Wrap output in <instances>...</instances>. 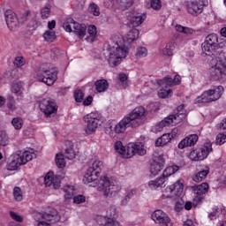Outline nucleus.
I'll return each mask as SVG.
<instances>
[{"label": "nucleus", "mask_w": 226, "mask_h": 226, "mask_svg": "<svg viewBox=\"0 0 226 226\" xmlns=\"http://www.w3.org/2000/svg\"><path fill=\"white\" fill-rule=\"evenodd\" d=\"M177 114L170 115L165 117L163 120L159 122L154 125L153 131L156 133L160 132H163L165 126H176V124H179L183 119L186 117V111L185 110V105H180L177 108Z\"/></svg>", "instance_id": "nucleus-3"}, {"label": "nucleus", "mask_w": 226, "mask_h": 226, "mask_svg": "<svg viewBox=\"0 0 226 226\" xmlns=\"http://www.w3.org/2000/svg\"><path fill=\"white\" fill-rule=\"evenodd\" d=\"M34 218L35 222H40V220H48V222H52V220H54V222H59V220H61L57 210L50 207H49L45 213H34Z\"/></svg>", "instance_id": "nucleus-15"}, {"label": "nucleus", "mask_w": 226, "mask_h": 226, "mask_svg": "<svg viewBox=\"0 0 226 226\" xmlns=\"http://www.w3.org/2000/svg\"><path fill=\"white\" fill-rule=\"evenodd\" d=\"M62 192H64V199L65 202L68 200H72L75 197V186L66 185L62 188Z\"/></svg>", "instance_id": "nucleus-27"}, {"label": "nucleus", "mask_w": 226, "mask_h": 226, "mask_svg": "<svg viewBox=\"0 0 226 226\" xmlns=\"http://www.w3.org/2000/svg\"><path fill=\"white\" fill-rule=\"evenodd\" d=\"M88 12L94 17H100V7L98 4L92 3L88 6Z\"/></svg>", "instance_id": "nucleus-45"}, {"label": "nucleus", "mask_w": 226, "mask_h": 226, "mask_svg": "<svg viewBox=\"0 0 226 226\" xmlns=\"http://www.w3.org/2000/svg\"><path fill=\"white\" fill-rule=\"evenodd\" d=\"M87 127L85 128V133L87 135H94L98 126H100V121H102V114L98 111L91 112L83 117Z\"/></svg>", "instance_id": "nucleus-10"}, {"label": "nucleus", "mask_w": 226, "mask_h": 226, "mask_svg": "<svg viewBox=\"0 0 226 226\" xmlns=\"http://www.w3.org/2000/svg\"><path fill=\"white\" fill-rule=\"evenodd\" d=\"M87 34L88 36L85 37L87 41H94L96 40L98 31L96 30V26L94 25H91L87 27Z\"/></svg>", "instance_id": "nucleus-37"}, {"label": "nucleus", "mask_w": 226, "mask_h": 226, "mask_svg": "<svg viewBox=\"0 0 226 226\" xmlns=\"http://www.w3.org/2000/svg\"><path fill=\"white\" fill-rule=\"evenodd\" d=\"M208 174H209V167H206L205 170L200 172H197L192 176V181H194V183H201V181H204V179L207 177Z\"/></svg>", "instance_id": "nucleus-31"}, {"label": "nucleus", "mask_w": 226, "mask_h": 226, "mask_svg": "<svg viewBox=\"0 0 226 226\" xmlns=\"http://www.w3.org/2000/svg\"><path fill=\"white\" fill-rule=\"evenodd\" d=\"M116 215H117V209L116 208V206L109 207L106 211L107 218H116Z\"/></svg>", "instance_id": "nucleus-54"}, {"label": "nucleus", "mask_w": 226, "mask_h": 226, "mask_svg": "<svg viewBox=\"0 0 226 226\" xmlns=\"http://www.w3.org/2000/svg\"><path fill=\"white\" fill-rule=\"evenodd\" d=\"M129 126H132L130 119L124 117L119 123H116L114 120L109 121L105 132L109 137H115L116 133L117 135L124 133Z\"/></svg>", "instance_id": "nucleus-7"}, {"label": "nucleus", "mask_w": 226, "mask_h": 226, "mask_svg": "<svg viewBox=\"0 0 226 226\" xmlns=\"http://www.w3.org/2000/svg\"><path fill=\"white\" fill-rule=\"evenodd\" d=\"M19 24H24V22H27V20H29V17H31V11L29 10H25L23 11H21L19 14Z\"/></svg>", "instance_id": "nucleus-47"}, {"label": "nucleus", "mask_w": 226, "mask_h": 226, "mask_svg": "<svg viewBox=\"0 0 226 226\" xmlns=\"http://www.w3.org/2000/svg\"><path fill=\"white\" fill-rule=\"evenodd\" d=\"M10 144V137L6 132H0V146L6 147Z\"/></svg>", "instance_id": "nucleus-46"}, {"label": "nucleus", "mask_w": 226, "mask_h": 226, "mask_svg": "<svg viewBox=\"0 0 226 226\" xmlns=\"http://www.w3.org/2000/svg\"><path fill=\"white\" fill-rule=\"evenodd\" d=\"M114 149L117 153H118V154L122 155V158H124V154H126V147L123 146V142H115Z\"/></svg>", "instance_id": "nucleus-41"}, {"label": "nucleus", "mask_w": 226, "mask_h": 226, "mask_svg": "<svg viewBox=\"0 0 226 226\" xmlns=\"http://www.w3.org/2000/svg\"><path fill=\"white\" fill-rule=\"evenodd\" d=\"M128 26L132 27H139L146 20V15L137 11L129 12L127 15Z\"/></svg>", "instance_id": "nucleus-21"}, {"label": "nucleus", "mask_w": 226, "mask_h": 226, "mask_svg": "<svg viewBox=\"0 0 226 226\" xmlns=\"http://www.w3.org/2000/svg\"><path fill=\"white\" fill-rule=\"evenodd\" d=\"M104 226H121V223L114 218L107 217Z\"/></svg>", "instance_id": "nucleus-57"}, {"label": "nucleus", "mask_w": 226, "mask_h": 226, "mask_svg": "<svg viewBox=\"0 0 226 226\" xmlns=\"http://www.w3.org/2000/svg\"><path fill=\"white\" fill-rule=\"evenodd\" d=\"M13 197L17 202H22L24 200V192L20 187H14Z\"/></svg>", "instance_id": "nucleus-44"}, {"label": "nucleus", "mask_w": 226, "mask_h": 226, "mask_svg": "<svg viewBox=\"0 0 226 226\" xmlns=\"http://www.w3.org/2000/svg\"><path fill=\"white\" fill-rule=\"evenodd\" d=\"M35 79L38 82H43L46 86H54L57 80V70L49 66V64H42L35 71Z\"/></svg>", "instance_id": "nucleus-4"}, {"label": "nucleus", "mask_w": 226, "mask_h": 226, "mask_svg": "<svg viewBox=\"0 0 226 226\" xmlns=\"http://www.w3.org/2000/svg\"><path fill=\"white\" fill-rule=\"evenodd\" d=\"M135 56L138 59H142V57H146V56H147V49H146V47L138 48Z\"/></svg>", "instance_id": "nucleus-52"}, {"label": "nucleus", "mask_w": 226, "mask_h": 226, "mask_svg": "<svg viewBox=\"0 0 226 226\" xmlns=\"http://www.w3.org/2000/svg\"><path fill=\"white\" fill-rule=\"evenodd\" d=\"M175 29L177 31V33H183L184 34H193V29L183 26L181 25H177Z\"/></svg>", "instance_id": "nucleus-50"}, {"label": "nucleus", "mask_w": 226, "mask_h": 226, "mask_svg": "<svg viewBox=\"0 0 226 226\" xmlns=\"http://www.w3.org/2000/svg\"><path fill=\"white\" fill-rule=\"evenodd\" d=\"M132 126H140L142 119L146 117V109L142 106L136 107L131 113L125 116Z\"/></svg>", "instance_id": "nucleus-12"}, {"label": "nucleus", "mask_w": 226, "mask_h": 226, "mask_svg": "<svg viewBox=\"0 0 226 226\" xmlns=\"http://www.w3.org/2000/svg\"><path fill=\"white\" fill-rule=\"evenodd\" d=\"M104 167L103 161L93 159L90 166L84 174L83 183L84 185L93 183V186H98L100 185L102 187H99V190H102L104 197H116L121 192L119 182L113 178H109L107 175H103L98 179Z\"/></svg>", "instance_id": "nucleus-1"}, {"label": "nucleus", "mask_w": 226, "mask_h": 226, "mask_svg": "<svg viewBox=\"0 0 226 226\" xmlns=\"http://www.w3.org/2000/svg\"><path fill=\"white\" fill-rule=\"evenodd\" d=\"M211 153H213V144L209 139H207L203 145L192 149L189 153L188 158L192 160V162H202L206 160Z\"/></svg>", "instance_id": "nucleus-6"}, {"label": "nucleus", "mask_w": 226, "mask_h": 226, "mask_svg": "<svg viewBox=\"0 0 226 226\" xmlns=\"http://www.w3.org/2000/svg\"><path fill=\"white\" fill-rule=\"evenodd\" d=\"M44 185L45 186H52L54 190H59V188H61V177L49 171L44 177Z\"/></svg>", "instance_id": "nucleus-20"}, {"label": "nucleus", "mask_w": 226, "mask_h": 226, "mask_svg": "<svg viewBox=\"0 0 226 226\" xmlns=\"http://www.w3.org/2000/svg\"><path fill=\"white\" fill-rule=\"evenodd\" d=\"M95 222L96 223H98V225L105 226V222H107V215L106 216L97 215L95 217Z\"/></svg>", "instance_id": "nucleus-63"}, {"label": "nucleus", "mask_w": 226, "mask_h": 226, "mask_svg": "<svg viewBox=\"0 0 226 226\" xmlns=\"http://www.w3.org/2000/svg\"><path fill=\"white\" fill-rule=\"evenodd\" d=\"M162 81L163 79L157 81V84L160 86L157 91V96L162 100H169V98H172V96H174V90L170 88L172 86L162 84Z\"/></svg>", "instance_id": "nucleus-22"}, {"label": "nucleus", "mask_w": 226, "mask_h": 226, "mask_svg": "<svg viewBox=\"0 0 226 226\" xmlns=\"http://www.w3.org/2000/svg\"><path fill=\"white\" fill-rule=\"evenodd\" d=\"M139 32L137 28L131 29L126 34V40L128 43H132V41H135V40L139 39Z\"/></svg>", "instance_id": "nucleus-39"}, {"label": "nucleus", "mask_w": 226, "mask_h": 226, "mask_svg": "<svg viewBox=\"0 0 226 226\" xmlns=\"http://www.w3.org/2000/svg\"><path fill=\"white\" fill-rule=\"evenodd\" d=\"M116 2L121 6V0H103L104 6H106V8H112V6L116 4Z\"/></svg>", "instance_id": "nucleus-60"}, {"label": "nucleus", "mask_w": 226, "mask_h": 226, "mask_svg": "<svg viewBox=\"0 0 226 226\" xmlns=\"http://www.w3.org/2000/svg\"><path fill=\"white\" fill-rule=\"evenodd\" d=\"M74 98L77 103H81L82 100H84V93L80 90H76L74 93Z\"/></svg>", "instance_id": "nucleus-58"}, {"label": "nucleus", "mask_w": 226, "mask_h": 226, "mask_svg": "<svg viewBox=\"0 0 226 226\" xmlns=\"http://www.w3.org/2000/svg\"><path fill=\"white\" fill-rule=\"evenodd\" d=\"M162 86H179L181 84V76L176 75L174 79L167 76L162 81Z\"/></svg>", "instance_id": "nucleus-28"}, {"label": "nucleus", "mask_w": 226, "mask_h": 226, "mask_svg": "<svg viewBox=\"0 0 226 226\" xmlns=\"http://www.w3.org/2000/svg\"><path fill=\"white\" fill-rule=\"evenodd\" d=\"M63 27L67 33H75L80 40L86 38L87 34V26L84 24L78 23L72 18L67 19L64 22Z\"/></svg>", "instance_id": "nucleus-9"}, {"label": "nucleus", "mask_w": 226, "mask_h": 226, "mask_svg": "<svg viewBox=\"0 0 226 226\" xmlns=\"http://www.w3.org/2000/svg\"><path fill=\"white\" fill-rule=\"evenodd\" d=\"M24 86V83L22 81H16L11 86V93L14 94H22V87Z\"/></svg>", "instance_id": "nucleus-43"}, {"label": "nucleus", "mask_w": 226, "mask_h": 226, "mask_svg": "<svg viewBox=\"0 0 226 226\" xmlns=\"http://www.w3.org/2000/svg\"><path fill=\"white\" fill-rule=\"evenodd\" d=\"M226 142V133H219L215 139V144L217 146H222V144H225Z\"/></svg>", "instance_id": "nucleus-55"}, {"label": "nucleus", "mask_w": 226, "mask_h": 226, "mask_svg": "<svg viewBox=\"0 0 226 226\" xmlns=\"http://www.w3.org/2000/svg\"><path fill=\"white\" fill-rule=\"evenodd\" d=\"M197 140H199V136L197 134H191L178 143V149L192 147V146H195V144H197Z\"/></svg>", "instance_id": "nucleus-24"}, {"label": "nucleus", "mask_w": 226, "mask_h": 226, "mask_svg": "<svg viewBox=\"0 0 226 226\" xmlns=\"http://www.w3.org/2000/svg\"><path fill=\"white\" fill-rule=\"evenodd\" d=\"M185 190V180H177L173 185H168L162 192V199H181L183 196V192Z\"/></svg>", "instance_id": "nucleus-8"}, {"label": "nucleus", "mask_w": 226, "mask_h": 226, "mask_svg": "<svg viewBox=\"0 0 226 226\" xmlns=\"http://www.w3.org/2000/svg\"><path fill=\"white\" fill-rule=\"evenodd\" d=\"M150 6L153 10H160L162 8V2L160 0H151Z\"/></svg>", "instance_id": "nucleus-61"}, {"label": "nucleus", "mask_w": 226, "mask_h": 226, "mask_svg": "<svg viewBox=\"0 0 226 226\" xmlns=\"http://www.w3.org/2000/svg\"><path fill=\"white\" fill-rule=\"evenodd\" d=\"M209 190V185L207 183H202L196 187H193V192L195 194V197L193 199V206L197 207L202 202V200L204 199V195L208 192Z\"/></svg>", "instance_id": "nucleus-19"}, {"label": "nucleus", "mask_w": 226, "mask_h": 226, "mask_svg": "<svg viewBox=\"0 0 226 226\" xmlns=\"http://www.w3.org/2000/svg\"><path fill=\"white\" fill-rule=\"evenodd\" d=\"M222 94L223 87H214L213 88L203 92L200 96L197 97L194 103L200 107H202L203 105H206V103H211V102H216V100H220Z\"/></svg>", "instance_id": "nucleus-5"}, {"label": "nucleus", "mask_w": 226, "mask_h": 226, "mask_svg": "<svg viewBox=\"0 0 226 226\" xmlns=\"http://www.w3.org/2000/svg\"><path fill=\"white\" fill-rule=\"evenodd\" d=\"M152 220L157 225H165V226H172V220L169 217L167 213L163 212L162 209H157L152 213Z\"/></svg>", "instance_id": "nucleus-16"}, {"label": "nucleus", "mask_w": 226, "mask_h": 226, "mask_svg": "<svg viewBox=\"0 0 226 226\" xmlns=\"http://www.w3.org/2000/svg\"><path fill=\"white\" fill-rule=\"evenodd\" d=\"M55 162L56 167L59 169H64V167H66V160H64V155L63 154H56Z\"/></svg>", "instance_id": "nucleus-42"}, {"label": "nucleus", "mask_w": 226, "mask_h": 226, "mask_svg": "<svg viewBox=\"0 0 226 226\" xmlns=\"http://www.w3.org/2000/svg\"><path fill=\"white\" fill-rule=\"evenodd\" d=\"M66 149H65V157L68 160H73L76 156L75 149L73 148V142L72 141H66L65 142Z\"/></svg>", "instance_id": "nucleus-33"}, {"label": "nucleus", "mask_w": 226, "mask_h": 226, "mask_svg": "<svg viewBox=\"0 0 226 226\" xmlns=\"http://www.w3.org/2000/svg\"><path fill=\"white\" fill-rule=\"evenodd\" d=\"M211 72L215 79H223V75H226V57H224L223 53L212 59Z\"/></svg>", "instance_id": "nucleus-11"}, {"label": "nucleus", "mask_w": 226, "mask_h": 226, "mask_svg": "<svg viewBox=\"0 0 226 226\" xmlns=\"http://www.w3.org/2000/svg\"><path fill=\"white\" fill-rule=\"evenodd\" d=\"M5 22L10 31H17L20 27V21L17 14L11 11L7 10L4 13Z\"/></svg>", "instance_id": "nucleus-18"}, {"label": "nucleus", "mask_w": 226, "mask_h": 226, "mask_svg": "<svg viewBox=\"0 0 226 226\" xmlns=\"http://www.w3.org/2000/svg\"><path fill=\"white\" fill-rule=\"evenodd\" d=\"M10 215L15 222H22L24 221V218L15 212H10Z\"/></svg>", "instance_id": "nucleus-64"}, {"label": "nucleus", "mask_w": 226, "mask_h": 226, "mask_svg": "<svg viewBox=\"0 0 226 226\" xmlns=\"http://www.w3.org/2000/svg\"><path fill=\"white\" fill-rule=\"evenodd\" d=\"M176 49V42L170 41L166 44L164 49H162V55L167 56L168 57H171V56H174V50Z\"/></svg>", "instance_id": "nucleus-35"}, {"label": "nucleus", "mask_w": 226, "mask_h": 226, "mask_svg": "<svg viewBox=\"0 0 226 226\" xmlns=\"http://www.w3.org/2000/svg\"><path fill=\"white\" fill-rule=\"evenodd\" d=\"M24 165L20 156L18 153L13 154L11 155L9 162L7 163V170H17L19 167Z\"/></svg>", "instance_id": "nucleus-25"}, {"label": "nucleus", "mask_w": 226, "mask_h": 226, "mask_svg": "<svg viewBox=\"0 0 226 226\" xmlns=\"http://www.w3.org/2000/svg\"><path fill=\"white\" fill-rule=\"evenodd\" d=\"M73 204H84L86 202V196L82 194L72 197Z\"/></svg>", "instance_id": "nucleus-56"}, {"label": "nucleus", "mask_w": 226, "mask_h": 226, "mask_svg": "<svg viewBox=\"0 0 226 226\" xmlns=\"http://www.w3.org/2000/svg\"><path fill=\"white\" fill-rule=\"evenodd\" d=\"M97 93H105L109 89V81L106 79H99L94 83Z\"/></svg>", "instance_id": "nucleus-34"}, {"label": "nucleus", "mask_w": 226, "mask_h": 226, "mask_svg": "<svg viewBox=\"0 0 226 226\" xmlns=\"http://www.w3.org/2000/svg\"><path fill=\"white\" fill-rule=\"evenodd\" d=\"M215 47L216 46L210 44L209 42H206V41L201 44L202 52L206 54V56H211Z\"/></svg>", "instance_id": "nucleus-40"}, {"label": "nucleus", "mask_w": 226, "mask_h": 226, "mask_svg": "<svg viewBox=\"0 0 226 226\" xmlns=\"http://www.w3.org/2000/svg\"><path fill=\"white\" fill-rule=\"evenodd\" d=\"M14 66H17V68H20L26 64V58L22 56H16L13 61Z\"/></svg>", "instance_id": "nucleus-53"}, {"label": "nucleus", "mask_w": 226, "mask_h": 226, "mask_svg": "<svg viewBox=\"0 0 226 226\" xmlns=\"http://www.w3.org/2000/svg\"><path fill=\"white\" fill-rule=\"evenodd\" d=\"M23 165H26L28 162H31L34 158H36V154L34 153V149L28 148L25 151L17 152Z\"/></svg>", "instance_id": "nucleus-26"}, {"label": "nucleus", "mask_w": 226, "mask_h": 226, "mask_svg": "<svg viewBox=\"0 0 226 226\" xmlns=\"http://www.w3.org/2000/svg\"><path fill=\"white\" fill-rule=\"evenodd\" d=\"M207 4V0H191L187 2V11L191 15L197 17L204 11V6Z\"/></svg>", "instance_id": "nucleus-17"}, {"label": "nucleus", "mask_w": 226, "mask_h": 226, "mask_svg": "<svg viewBox=\"0 0 226 226\" xmlns=\"http://www.w3.org/2000/svg\"><path fill=\"white\" fill-rule=\"evenodd\" d=\"M205 41L216 47L218 43V35L216 34H210L205 38Z\"/></svg>", "instance_id": "nucleus-49"}, {"label": "nucleus", "mask_w": 226, "mask_h": 226, "mask_svg": "<svg viewBox=\"0 0 226 226\" xmlns=\"http://www.w3.org/2000/svg\"><path fill=\"white\" fill-rule=\"evenodd\" d=\"M43 38L46 41H54L56 40V32L48 30L43 34Z\"/></svg>", "instance_id": "nucleus-51"}, {"label": "nucleus", "mask_w": 226, "mask_h": 226, "mask_svg": "<svg viewBox=\"0 0 226 226\" xmlns=\"http://www.w3.org/2000/svg\"><path fill=\"white\" fill-rule=\"evenodd\" d=\"M170 140H172L170 138V134L164 133L155 140V146L156 147H162V146H167V144H169Z\"/></svg>", "instance_id": "nucleus-36"}, {"label": "nucleus", "mask_w": 226, "mask_h": 226, "mask_svg": "<svg viewBox=\"0 0 226 226\" xmlns=\"http://www.w3.org/2000/svg\"><path fill=\"white\" fill-rule=\"evenodd\" d=\"M147 151L142 142H131L126 146L124 158H132L135 154L144 156Z\"/></svg>", "instance_id": "nucleus-13"}, {"label": "nucleus", "mask_w": 226, "mask_h": 226, "mask_svg": "<svg viewBox=\"0 0 226 226\" xmlns=\"http://www.w3.org/2000/svg\"><path fill=\"white\" fill-rule=\"evenodd\" d=\"M11 124L15 130H22V126H24V120L21 117H14L11 120Z\"/></svg>", "instance_id": "nucleus-48"}, {"label": "nucleus", "mask_w": 226, "mask_h": 226, "mask_svg": "<svg viewBox=\"0 0 226 226\" xmlns=\"http://www.w3.org/2000/svg\"><path fill=\"white\" fill-rule=\"evenodd\" d=\"M39 108L41 112H43L46 117H50L53 114L57 113V104L51 99H42L40 102Z\"/></svg>", "instance_id": "nucleus-14"}, {"label": "nucleus", "mask_w": 226, "mask_h": 226, "mask_svg": "<svg viewBox=\"0 0 226 226\" xmlns=\"http://www.w3.org/2000/svg\"><path fill=\"white\" fill-rule=\"evenodd\" d=\"M118 79H119L120 82L123 84L124 87H128V76H126V74L120 73L118 76Z\"/></svg>", "instance_id": "nucleus-62"}, {"label": "nucleus", "mask_w": 226, "mask_h": 226, "mask_svg": "<svg viewBox=\"0 0 226 226\" xmlns=\"http://www.w3.org/2000/svg\"><path fill=\"white\" fill-rule=\"evenodd\" d=\"M163 185H165V178L159 177L148 182V188L150 190H156L157 188H162Z\"/></svg>", "instance_id": "nucleus-29"}, {"label": "nucleus", "mask_w": 226, "mask_h": 226, "mask_svg": "<svg viewBox=\"0 0 226 226\" xmlns=\"http://www.w3.org/2000/svg\"><path fill=\"white\" fill-rule=\"evenodd\" d=\"M128 54H130V48L126 46L124 38L122 35H114L109 41L104 56L109 66L114 68V66L121 64V62L126 59Z\"/></svg>", "instance_id": "nucleus-2"}, {"label": "nucleus", "mask_w": 226, "mask_h": 226, "mask_svg": "<svg viewBox=\"0 0 226 226\" xmlns=\"http://www.w3.org/2000/svg\"><path fill=\"white\" fill-rule=\"evenodd\" d=\"M223 215V208L222 207H214L212 212L208 214V218L211 220H216L220 216Z\"/></svg>", "instance_id": "nucleus-38"}, {"label": "nucleus", "mask_w": 226, "mask_h": 226, "mask_svg": "<svg viewBox=\"0 0 226 226\" xmlns=\"http://www.w3.org/2000/svg\"><path fill=\"white\" fill-rule=\"evenodd\" d=\"M163 165H165V158L162 155H159L151 164L150 167V176L151 177H155L163 170Z\"/></svg>", "instance_id": "nucleus-23"}, {"label": "nucleus", "mask_w": 226, "mask_h": 226, "mask_svg": "<svg viewBox=\"0 0 226 226\" xmlns=\"http://www.w3.org/2000/svg\"><path fill=\"white\" fill-rule=\"evenodd\" d=\"M52 15V4H46L40 10V17L42 20H48V19Z\"/></svg>", "instance_id": "nucleus-30"}, {"label": "nucleus", "mask_w": 226, "mask_h": 226, "mask_svg": "<svg viewBox=\"0 0 226 226\" xmlns=\"http://www.w3.org/2000/svg\"><path fill=\"white\" fill-rule=\"evenodd\" d=\"M179 170V166L173 165V166H168L162 172V176L164 179V181H167L170 176L176 174Z\"/></svg>", "instance_id": "nucleus-32"}, {"label": "nucleus", "mask_w": 226, "mask_h": 226, "mask_svg": "<svg viewBox=\"0 0 226 226\" xmlns=\"http://www.w3.org/2000/svg\"><path fill=\"white\" fill-rule=\"evenodd\" d=\"M135 0H120L121 8L123 10L130 8Z\"/></svg>", "instance_id": "nucleus-59"}]
</instances>
